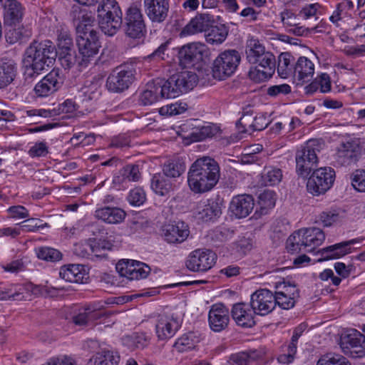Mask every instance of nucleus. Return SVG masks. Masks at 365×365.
I'll return each instance as SVG.
<instances>
[{"label":"nucleus","instance_id":"09e8293b","mask_svg":"<svg viewBox=\"0 0 365 365\" xmlns=\"http://www.w3.org/2000/svg\"><path fill=\"white\" fill-rule=\"evenodd\" d=\"M185 170V164L177 159L168 160L164 163L163 168V175L172 178L180 177Z\"/></svg>","mask_w":365,"mask_h":365},{"label":"nucleus","instance_id":"49530a36","mask_svg":"<svg viewBox=\"0 0 365 365\" xmlns=\"http://www.w3.org/2000/svg\"><path fill=\"white\" fill-rule=\"evenodd\" d=\"M93 257L104 259L108 257L107 252L113 248V244L108 240L93 241L88 245Z\"/></svg>","mask_w":365,"mask_h":365},{"label":"nucleus","instance_id":"5701e85b","mask_svg":"<svg viewBox=\"0 0 365 365\" xmlns=\"http://www.w3.org/2000/svg\"><path fill=\"white\" fill-rule=\"evenodd\" d=\"M230 322L229 309L222 304H215L211 306L208 313V323L210 329L220 332L225 329Z\"/></svg>","mask_w":365,"mask_h":365},{"label":"nucleus","instance_id":"b1692460","mask_svg":"<svg viewBox=\"0 0 365 365\" xmlns=\"http://www.w3.org/2000/svg\"><path fill=\"white\" fill-rule=\"evenodd\" d=\"M106 312L96 304H91L78 309L72 317L73 322L78 326H86L106 317Z\"/></svg>","mask_w":365,"mask_h":365},{"label":"nucleus","instance_id":"39448f33","mask_svg":"<svg viewBox=\"0 0 365 365\" xmlns=\"http://www.w3.org/2000/svg\"><path fill=\"white\" fill-rule=\"evenodd\" d=\"M323 143L318 139H311L296 153V171L303 178H307L318 163L317 153L323 147Z\"/></svg>","mask_w":365,"mask_h":365},{"label":"nucleus","instance_id":"9b49d317","mask_svg":"<svg viewBox=\"0 0 365 365\" xmlns=\"http://www.w3.org/2000/svg\"><path fill=\"white\" fill-rule=\"evenodd\" d=\"M124 31L128 37L133 39H140L145 34L144 16L137 5L133 4L125 11Z\"/></svg>","mask_w":365,"mask_h":365},{"label":"nucleus","instance_id":"603ef678","mask_svg":"<svg viewBox=\"0 0 365 365\" xmlns=\"http://www.w3.org/2000/svg\"><path fill=\"white\" fill-rule=\"evenodd\" d=\"M294 57L288 52L282 53L278 57L277 72L282 78H287L292 73Z\"/></svg>","mask_w":365,"mask_h":365},{"label":"nucleus","instance_id":"72a5a7b5","mask_svg":"<svg viewBox=\"0 0 365 365\" xmlns=\"http://www.w3.org/2000/svg\"><path fill=\"white\" fill-rule=\"evenodd\" d=\"M314 73V64L305 56L298 58L294 67V77L300 83H307L312 79Z\"/></svg>","mask_w":365,"mask_h":365},{"label":"nucleus","instance_id":"dca6fc26","mask_svg":"<svg viewBox=\"0 0 365 365\" xmlns=\"http://www.w3.org/2000/svg\"><path fill=\"white\" fill-rule=\"evenodd\" d=\"M115 268L121 277L130 280L145 279L150 272V267L146 264L132 259L119 261Z\"/></svg>","mask_w":365,"mask_h":365},{"label":"nucleus","instance_id":"680f3d73","mask_svg":"<svg viewBox=\"0 0 365 365\" xmlns=\"http://www.w3.org/2000/svg\"><path fill=\"white\" fill-rule=\"evenodd\" d=\"M22 290L23 288L21 287L19 289L15 287H0V300H21L24 297Z\"/></svg>","mask_w":365,"mask_h":365},{"label":"nucleus","instance_id":"f8f14e48","mask_svg":"<svg viewBox=\"0 0 365 365\" xmlns=\"http://www.w3.org/2000/svg\"><path fill=\"white\" fill-rule=\"evenodd\" d=\"M217 255L209 249H196L191 252L185 262L186 267L196 272H205L216 263Z\"/></svg>","mask_w":365,"mask_h":365},{"label":"nucleus","instance_id":"2eb2a0df","mask_svg":"<svg viewBox=\"0 0 365 365\" xmlns=\"http://www.w3.org/2000/svg\"><path fill=\"white\" fill-rule=\"evenodd\" d=\"M256 61V63L252 64L257 66L252 67L249 71L250 78L257 83L270 78L274 73L276 68L275 56L271 52L267 51L259 56Z\"/></svg>","mask_w":365,"mask_h":365},{"label":"nucleus","instance_id":"20e7f679","mask_svg":"<svg viewBox=\"0 0 365 365\" xmlns=\"http://www.w3.org/2000/svg\"><path fill=\"white\" fill-rule=\"evenodd\" d=\"M96 13L101 30L107 36H114L123 24V13L117 1H101Z\"/></svg>","mask_w":365,"mask_h":365},{"label":"nucleus","instance_id":"e2e57ef3","mask_svg":"<svg viewBox=\"0 0 365 365\" xmlns=\"http://www.w3.org/2000/svg\"><path fill=\"white\" fill-rule=\"evenodd\" d=\"M127 200L131 205L140 206L145 202L146 195L143 188L137 187L129 192Z\"/></svg>","mask_w":365,"mask_h":365},{"label":"nucleus","instance_id":"0e129e2a","mask_svg":"<svg viewBox=\"0 0 365 365\" xmlns=\"http://www.w3.org/2000/svg\"><path fill=\"white\" fill-rule=\"evenodd\" d=\"M351 185L359 192H365V170L358 169L350 175Z\"/></svg>","mask_w":365,"mask_h":365},{"label":"nucleus","instance_id":"864d4df0","mask_svg":"<svg viewBox=\"0 0 365 365\" xmlns=\"http://www.w3.org/2000/svg\"><path fill=\"white\" fill-rule=\"evenodd\" d=\"M38 259L48 262H57L62 259V253L56 249L41 247L36 250Z\"/></svg>","mask_w":365,"mask_h":365},{"label":"nucleus","instance_id":"9d476101","mask_svg":"<svg viewBox=\"0 0 365 365\" xmlns=\"http://www.w3.org/2000/svg\"><path fill=\"white\" fill-rule=\"evenodd\" d=\"M197 76L192 71H184L171 76L167 81L163 79L164 89L167 90L170 98L179 96L192 90L197 82Z\"/></svg>","mask_w":365,"mask_h":365},{"label":"nucleus","instance_id":"4d7b16f0","mask_svg":"<svg viewBox=\"0 0 365 365\" xmlns=\"http://www.w3.org/2000/svg\"><path fill=\"white\" fill-rule=\"evenodd\" d=\"M317 365H351L349 361L343 356L329 353L322 356Z\"/></svg>","mask_w":365,"mask_h":365},{"label":"nucleus","instance_id":"052dcab7","mask_svg":"<svg viewBox=\"0 0 365 365\" xmlns=\"http://www.w3.org/2000/svg\"><path fill=\"white\" fill-rule=\"evenodd\" d=\"M187 108V103L175 102L161 107L159 110V113L162 115H176L184 113Z\"/></svg>","mask_w":365,"mask_h":365},{"label":"nucleus","instance_id":"393cba45","mask_svg":"<svg viewBox=\"0 0 365 365\" xmlns=\"http://www.w3.org/2000/svg\"><path fill=\"white\" fill-rule=\"evenodd\" d=\"M194 213L198 220L213 221L220 217L222 208L220 204L213 199L202 200L197 203Z\"/></svg>","mask_w":365,"mask_h":365},{"label":"nucleus","instance_id":"6e6552de","mask_svg":"<svg viewBox=\"0 0 365 365\" xmlns=\"http://www.w3.org/2000/svg\"><path fill=\"white\" fill-rule=\"evenodd\" d=\"M136 70L132 63H125L115 68L108 76L106 87L113 93H121L127 90L135 81Z\"/></svg>","mask_w":365,"mask_h":365},{"label":"nucleus","instance_id":"0eeeda50","mask_svg":"<svg viewBox=\"0 0 365 365\" xmlns=\"http://www.w3.org/2000/svg\"><path fill=\"white\" fill-rule=\"evenodd\" d=\"M364 152H365L364 139L352 138L343 141L336 148L334 163L340 167L355 164Z\"/></svg>","mask_w":365,"mask_h":365},{"label":"nucleus","instance_id":"37998d69","mask_svg":"<svg viewBox=\"0 0 365 365\" xmlns=\"http://www.w3.org/2000/svg\"><path fill=\"white\" fill-rule=\"evenodd\" d=\"M245 52L247 61L252 64L256 63L257 59L267 51L258 39L250 38L247 41Z\"/></svg>","mask_w":365,"mask_h":365},{"label":"nucleus","instance_id":"f257e3e1","mask_svg":"<svg viewBox=\"0 0 365 365\" xmlns=\"http://www.w3.org/2000/svg\"><path fill=\"white\" fill-rule=\"evenodd\" d=\"M220 176L217 162L208 156L197 158L187 173V183L195 193L211 190L217 183Z\"/></svg>","mask_w":365,"mask_h":365},{"label":"nucleus","instance_id":"2f4dec72","mask_svg":"<svg viewBox=\"0 0 365 365\" xmlns=\"http://www.w3.org/2000/svg\"><path fill=\"white\" fill-rule=\"evenodd\" d=\"M232 316L237 325L242 327H252L255 324L254 310L246 303H237L233 305Z\"/></svg>","mask_w":365,"mask_h":365},{"label":"nucleus","instance_id":"338daca9","mask_svg":"<svg viewBox=\"0 0 365 365\" xmlns=\"http://www.w3.org/2000/svg\"><path fill=\"white\" fill-rule=\"evenodd\" d=\"M58 51H67L73 49L71 35L66 31H61L58 36Z\"/></svg>","mask_w":365,"mask_h":365},{"label":"nucleus","instance_id":"5fc2aeb1","mask_svg":"<svg viewBox=\"0 0 365 365\" xmlns=\"http://www.w3.org/2000/svg\"><path fill=\"white\" fill-rule=\"evenodd\" d=\"M339 213L336 210H327L322 212L317 217L316 222L324 227L332 226L339 220Z\"/></svg>","mask_w":365,"mask_h":365},{"label":"nucleus","instance_id":"6ab92c4d","mask_svg":"<svg viewBox=\"0 0 365 365\" xmlns=\"http://www.w3.org/2000/svg\"><path fill=\"white\" fill-rule=\"evenodd\" d=\"M274 297V305L284 309L292 308L296 299L299 297V291L295 284L289 282H279L276 285Z\"/></svg>","mask_w":365,"mask_h":365},{"label":"nucleus","instance_id":"aec40b11","mask_svg":"<svg viewBox=\"0 0 365 365\" xmlns=\"http://www.w3.org/2000/svg\"><path fill=\"white\" fill-rule=\"evenodd\" d=\"M274 302L272 292L262 289L257 290L251 295L250 307L256 314L264 316L274 309Z\"/></svg>","mask_w":365,"mask_h":365},{"label":"nucleus","instance_id":"cd10ccee","mask_svg":"<svg viewBox=\"0 0 365 365\" xmlns=\"http://www.w3.org/2000/svg\"><path fill=\"white\" fill-rule=\"evenodd\" d=\"M141 177L138 165L129 164L122 168L113 178V184L118 189H126L132 182H137Z\"/></svg>","mask_w":365,"mask_h":365},{"label":"nucleus","instance_id":"c85d7f7f","mask_svg":"<svg viewBox=\"0 0 365 365\" xmlns=\"http://www.w3.org/2000/svg\"><path fill=\"white\" fill-rule=\"evenodd\" d=\"M162 231L165 240L168 243H182L190 234L188 226L183 222L165 225Z\"/></svg>","mask_w":365,"mask_h":365},{"label":"nucleus","instance_id":"13d9d810","mask_svg":"<svg viewBox=\"0 0 365 365\" xmlns=\"http://www.w3.org/2000/svg\"><path fill=\"white\" fill-rule=\"evenodd\" d=\"M59 61L61 66L65 69H69L76 63L78 65V60L81 59L80 56H76L74 49L67 51H58Z\"/></svg>","mask_w":365,"mask_h":365},{"label":"nucleus","instance_id":"3c124183","mask_svg":"<svg viewBox=\"0 0 365 365\" xmlns=\"http://www.w3.org/2000/svg\"><path fill=\"white\" fill-rule=\"evenodd\" d=\"M282 178V173L279 168L274 167H265L262 173V183L264 186H272L279 183Z\"/></svg>","mask_w":365,"mask_h":365},{"label":"nucleus","instance_id":"4c0bfd02","mask_svg":"<svg viewBox=\"0 0 365 365\" xmlns=\"http://www.w3.org/2000/svg\"><path fill=\"white\" fill-rule=\"evenodd\" d=\"M120 355L117 351L110 349H101L94 354L87 365H118Z\"/></svg>","mask_w":365,"mask_h":365},{"label":"nucleus","instance_id":"c756f323","mask_svg":"<svg viewBox=\"0 0 365 365\" xmlns=\"http://www.w3.org/2000/svg\"><path fill=\"white\" fill-rule=\"evenodd\" d=\"M254 206L255 200L252 195H239L232 199L230 210L237 218H244L251 213Z\"/></svg>","mask_w":365,"mask_h":365},{"label":"nucleus","instance_id":"bf43d9fd","mask_svg":"<svg viewBox=\"0 0 365 365\" xmlns=\"http://www.w3.org/2000/svg\"><path fill=\"white\" fill-rule=\"evenodd\" d=\"M31 34V30L29 27L21 26L14 29L12 31H10L6 38L10 43H14L18 41L28 38Z\"/></svg>","mask_w":365,"mask_h":365},{"label":"nucleus","instance_id":"ddd939ff","mask_svg":"<svg viewBox=\"0 0 365 365\" xmlns=\"http://www.w3.org/2000/svg\"><path fill=\"white\" fill-rule=\"evenodd\" d=\"M335 179V171L330 167L320 168L314 170L307 181V189L313 194L324 193L332 186Z\"/></svg>","mask_w":365,"mask_h":365},{"label":"nucleus","instance_id":"4be33fe9","mask_svg":"<svg viewBox=\"0 0 365 365\" xmlns=\"http://www.w3.org/2000/svg\"><path fill=\"white\" fill-rule=\"evenodd\" d=\"M145 12L153 23L160 24L168 16L169 0H143Z\"/></svg>","mask_w":365,"mask_h":365},{"label":"nucleus","instance_id":"423d86ee","mask_svg":"<svg viewBox=\"0 0 365 365\" xmlns=\"http://www.w3.org/2000/svg\"><path fill=\"white\" fill-rule=\"evenodd\" d=\"M78 33L76 43L81 58L78 60V66L85 68L98 53L101 43L98 32L93 29H86L82 32L78 31Z\"/></svg>","mask_w":365,"mask_h":365},{"label":"nucleus","instance_id":"c03bdc74","mask_svg":"<svg viewBox=\"0 0 365 365\" xmlns=\"http://www.w3.org/2000/svg\"><path fill=\"white\" fill-rule=\"evenodd\" d=\"M150 336L145 332H135L124 339L125 343L131 349H143L150 342Z\"/></svg>","mask_w":365,"mask_h":365},{"label":"nucleus","instance_id":"412c9836","mask_svg":"<svg viewBox=\"0 0 365 365\" xmlns=\"http://www.w3.org/2000/svg\"><path fill=\"white\" fill-rule=\"evenodd\" d=\"M62 84L59 70L53 69L35 86L34 90L38 97H47L57 91Z\"/></svg>","mask_w":365,"mask_h":365},{"label":"nucleus","instance_id":"c9c22d12","mask_svg":"<svg viewBox=\"0 0 365 365\" xmlns=\"http://www.w3.org/2000/svg\"><path fill=\"white\" fill-rule=\"evenodd\" d=\"M125 212L116 207L106 206L95 211V217L108 224H118L125 218Z\"/></svg>","mask_w":365,"mask_h":365},{"label":"nucleus","instance_id":"de8ad7c7","mask_svg":"<svg viewBox=\"0 0 365 365\" xmlns=\"http://www.w3.org/2000/svg\"><path fill=\"white\" fill-rule=\"evenodd\" d=\"M306 88L307 93H314L319 88L322 93L329 92L331 88L329 76L325 73L320 74Z\"/></svg>","mask_w":365,"mask_h":365},{"label":"nucleus","instance_id":"8fccbe9b","mask_svg":"<svg viewBox=\"0 0 365 365\" xmlns=\"http://www.w3.org/2000/svg\"><path fill=\"white\" fill-rule=\"evenodd\" d=\"M199 342V339L193 332L183 334L175 341L174 347L180 352L193 349Z\"/></svg>","mask_w":365,"mask_h":365},{"label":"nucleus","instance_id":"4468645a","mask_svg":"<svg viewBox=\"0 0 365 365\" xmlns=\"http://www.w3.org/2000/svg\"><path fill=\"white\" fill-rule=\"evenodd\" d=\"M339 345L345 354L353 358L365 356V336L356 329H351L343 334Z\"/></svg>","mask_w":365,"mask_h":365},{"label":"nucleus","instance_id":"a18cd8bd","mask_svg":"<svg viewBox=\"0 0 365 365\" xmlns=\"http://www.w3.org/2000/svg\"><path fill=\"white\" fill-rule=\"evenodd\" d=\"M205 35V40L210 44H221L225 41L228 35V29L224 25L215 26L210 28Z\"/></svg>","mask_w":365,"mask_h":365},{"label":"nucleus","instance_id":"e433bc0d","mask_svg":"<svg viewBox=\"0 0 365 365\" xmlns=\"http://www.w3.org/2000/svg\"><path fill=\"white\" fill-rule=\"evenodd\" d=\"M16 74V65L14 61L7 58H0V89L10 85Z\"/></svg>","mask_w":365,"mask_h":365},{"label":"nucleus","instance_id":"473e14b6","mask_svg":"<svg viewBox=\"0 0 365 365\" xmlns=\"http://www.w3.org/2000/svg\"><path fill=\"white\" fill-rule=\"evenodd\" d=\"M3 7L5 24L15 26L22 21L25 8L19 1L17 0H5Z\"/></svg>","mask_w":365,"mask_h":365},{"label":"nucleus","instance_id":"1a4fd4ad","mask_svg":"<svg viewBox=\"0 0 365 365\" xmlns=\"http://www.w3.org/2000/svg\"><path fill=\"white\" fill-rule=\"evenodd\" d=\"M240 60V54L236 50H226L220 53L213 61L212 76L218 80L231 76L237 70Z\"/></svg>","mask_w":365,"mask_h":365},{"label":"nucleus","instance_id":"f03ea898","mask_svg":"<svg viewBox=\"0 0 365 365\" xmlns=\"http://www.w3.org/2000/svg\"><path fill=\"white\" fill-rule=\"evenodd\" d=\"M56 56V51L51 41L34 42L26 51V73L30 76L39 74L53 65Z\"/></svg>","mask_w":365,"mask_h":365},{"label":"nucleus","instance_id":"f3484780","mask_svg":"<svg viewBox=\"0 0 365 365\" xmlns=\"http://www.w3.org/2000/svg\"><path fill=\"white\" fill-rule=\"evenodd\" d=\"M180 319L170 314H159L155 323V333L158 340L167 341L172 338L181 327Z\"/></svg>","mask_w":365,"mask_h":365},{"label":"nucleus","instance_id":"bb28decb","mask_svg":"<svg viewBox=\"0 0 365 365\" xmlns=\"http://www.w3.org/2000/svg\"><path fill=\"white\" fill-rule=\"evenodd\" d=\"M205 46L202 43H192L183 46L179 51V59L185 66H194L203 58Z\"/></svg>","mask_w":365,"mask_h":365},{"label":"nucleus","instance_id":"a19ab883","mask_svg":"<svg viewBox=\"0 0 365 365\" xmlns=\"http://www.w3.org/2000/svg\"><path fill=\"white\" fill-rule=\"evenodd\" d=\"M219 131L220 128L216 125L207 124L193 128L187 137L193 141H202L215 136Z\"/></svg>","mask_w":365,"mask_h":365},{"label":"nucleus","instance_id":"f704fd0d","mask_svg":"<svg viewBox=\"0 0 365 365\" xmlns=\"http://www.w3.org/2000/svg\"><path fill=\"white\" fill-rule=\"evenodd\" d=\"M354 243V240L337 243L328 246L318 251L321 255L319 261H325L333 259H337L346 255L350 252V245Z\"/></svg>","mask_w":365,"mask_h":365},{"label":"nucleus","instance_id":"774afa93","mask_svg":"<svg viewBox=\"0 0 365 365\" xmlns=\"http://www.w3.org/2000/svg\"><path fill=\"white\" fill-rule=\"evenodd\" d=\"M31 158L44 157L48 153V148L44 142H37L30 148L28 152Z\"/></svg>","mask_w":365,"mask_h":365},{"label":"nucleus","instance_id":"ea45409f","mask_svg":"<svg viewBox=\"0 0 365 365\" xmlns=\"http://www.w3.org/2000/svg\"><path fill=\"white\" fill-rule=\"evenodd\" d=\"M259 357V354L255 350L240 351L231 354L225 365H250Z\"/></svg>","mask_w":365,"mask_h":365},{"label":"nucleus","instance_id":"69168bd1","mask_svg":"<svg viewBox=\"0 0 365 365\" xmlns=\"http://www.w3.org/2000/svg\"><path fill=\"white\" fill-rule=\"evenodd\" d=\"M254 116L252 113H246L237 121L236 125L240 133L253 132Z\"/></svg>","mask_w":365,"mask_h":365},{"label":"nucleus","instance_id":"58836bf2","mask_svg":"<svg viewBox=\"0 0 365 365\" xmlns=\"http://www.w3.org/2000/svg\"><path fill=\"white\" fill-rule=\"evenodd\" d=\"M151 188L160 196H168L173 190V183L165 175L157 173L151 179Z\"/></svg>","mask_w":365,"mask_h":365},{"label":"nucleus","instance_id":"6e6d98bb","mask_svg":"<svg viewBox=\"0 0 365 365\" xmlns=\"http://www.w3.org/2000/svg\"><path fill=\"white\" fill-rule=\"evenodd\" d=\"M275 202V193L272 190H264L259 196L258 203L263 213H267L268 210L273 208Z\"/></svg>","mask_w":365,"mask_h":365},{"label":"nucleus","instance_id":"a878e982","mask_svg":"<svg viewBox=\"0 0 365 365\" xmlns=\"http://www.w3.org/2000/svg\"><path fill=\"white\" fill-rule=\"evenodd\" d=\"M215 23L214 16L208 14H197L182 29L181 37L207 31Z\"/></svg>","mask_w":365,"mask_h":365},{"label":"nucleus","instance_id":"7c9ffc66","mask_svg":"<svg viewBox=\"0 0 365 365\" xmlns=\"http://www.w3.org/2000/svg\"><path fill=\"white\" fill-rule=\"evenodd\" d=\"M75 110V103L71 99H67L61 104H59L58 109H31L26 110V114L27 116L33 118L32 120L36 122L39 117L51 118L61 113H72Z\"/></svg>","mask_w":365,"mask_h":365},{"label":"nucleus","instance_id":"79ce46f5","mask_svg":"<svg viewBox=\"0 0 365 365\" xmlns=\"http://www.w3.org/2000/svg\"><path fill=\"white\" fill-rule=\"evenodd\" d=\"M82 268L78 264H69L63 266L59 272L60 277L66 282L72 283H82L83 274L81 272Z\"/></svg>","mask_w":365,"mask_h":365},{"label":"nucleus","instance_id":"7ed1b4c3","mask_svg":"<svg viewBox=\"0 0 365 365\" xmlns=\"http://www.w3.org/2000/svg\"><path fill=\"white\" fill-rule=\"evenodd\" d=\"M325 234L318 227L302 228L294 232L287 240L286 248L292 254L311 252L321 245Z\"/></svg>","mask_w":365,"mask_h":365},{"label":"nucleus","instance_id":"a211bd4d","mask_svg":"<svg viewBox=\"0 0 365 365\" xmlns=\"http://www.w3.org/2000/svg\"><path fill=\"white\" fill-rule=\"evenodd\" d=\"M164 86L163 79L158 78L148 82L139 95V104L144 106H151L163 98H170Z\"/></svg>","mask_w":365,"mask_h":365}]
</instances>
